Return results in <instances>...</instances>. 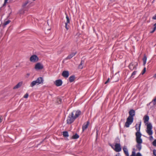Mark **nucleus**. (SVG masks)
<instances>
[{
  "instance_id": "f257e3e1",
  "label": "nucleus",
  "mask_w": 156,
  "mask_h": 156,
  "mask_svg": "<svg viewBox=\"0 0 156 156\" xmlns=\"http://www.w3.org/2000/svg\"><path fill=\"white\" fill-rule=\"evenodd\" d=\"M81 114V112L79 110L74 111L69 114L67 117L66 120L67 123L71 124Z\"/></svg>"
},
{
  "instance_id": "f03ea898",
  "label": "nucleus",
  "mask_w": 156,
  "mask_h": 156,
  "mask_svg": "<svg viewBox=\"0 0 156 156\" xmlns=\"http://www.w3.org/2000/svg\"><path fill=\"white\" fill-rule=\"evenodd\" d=\"M141 134L140 133L136 132V141L137 143L136 145V147L139 151H140L141 149L142 146L141 144L143 141L141 138Z\"/></svg>"
},
{
  "instance_id": "7ed1b4c3",
  "label": "nucleus",
  "mask_w": 156,
  "mask_h": 156,
  "mask_svg": "<svg viewBox=\"0 0 156 156\" xmlns=\"http://www.w3.org/2000/svg\"><path fill=\"white\" fill-rule=\"evenodd\" d=\"M44 82V80L42 77H39L36 80L33 81L30 84V86L33 87L35 85H38L40 84H42Z\"/></svg>"
},
{
  "instance_id": "20e7f679",
  "label": "nucleus",
  "mask_w": 156,
  "mask_h": 156,
  "mask_svg": "<svg viewBox=\"0 0 156 156\" xmlns=\"http://www.w3.org/2000/svg\"><path fill=\"white\" fill-rule=\"evenodd\" d=\"M146 125L147 126V128L146 130V132L149 135H151L153 134L152 130V126L151 124V123H149Z\"/></svg>"
},
{
  "instance_id": "39448f33",
  "label": "nucleus",
  "mask_w": 156,
  "mask_h": 156,
  "mask_svg": "<svg viewBox=\"0 0 156 156\" xmlns=\"http://www.w3.org/2000/svg\"><path fill=\"white\" fill-rule=\"evenodd\" d=\"M133 118L132 117H129L126 119V121L125 123V126L126 127H129V125H131L133 122Z\"/></svg>"
},
{
  "instance_id": "423d86ee",
  "label": "nucleus",
  "mask_w": 156,
  "mask_h": 156,
  "mask_svg": "<svg viewBox=\"0 0 156 156\" xmlns=\"http://www.w3.org/2000/svg\"><path fill=\"white\" fill-rule=\"evenodd\" d=\"M38 57L36 55H33L30 58V61L32 63H36L39 61Z\"/></svg>"
},
{
  "instance_id": "0eeeda50",
  "label": "nucleus",
  "mask_w": 156,
  "mask_h": 156,
  "mask_svg": "<svg viewBox=\"0 0 156 156\" xmlns=\"http://www.w3.org/2000/svg\"><path fill=\"white\" fill-rule=\"evenodd\" d=\"M33 5L32 2L31 1H26L23 3V8H28L30 7Z\"/></svg>"
},
{
  "instance_id": "6e6552de",
  "label": "nucleus",
  "mask_w": 156,
  "mask_h": 156,
  "mask_svg": "<svg viewBox=\"0 0 156 156\" xmlns=\"http://www.w3.org/2000/svg\"><path fill=\"white\" fill-rule=\"evenodd\" d=\"M44 66L43 64L40 63H37L35 65L34 69L36 70H41L43 69Z\"/></svg>"
},
{
  "instance_id": "1a4fd4ad",
  "label": "nucleus",
  "mask_w": 156,
  "mask_h": 156,
  "mask_svg": "<svg viewBox=\"0 0 156 156\" xmlns=\"http://www.w3.org/2000/svg\"><path fill=\"white\" fill-rule=\"evenodd\" d=\"M114 150L116 152L120 151L122 150L120 144L119 143H116L115 145V147Z\"/></svg>"
},
{
  "instance_id": "9d476101",
  "label": "nucleus",
  "mask_w": 156,
  "mask_h": 156,
  "mask_svg": "<svg viewBox=\"0 0 156 156\" xmlns=\"http://www.w3.org/2000/svg\"><path fill=\"white\" fill-rule=\"evenodd\" d=\"M137 64L135 63H131L129 65V68L131 70L136 69V66Z\"/></svg>"
},
{
  "instance_id": "9b49d317",
  "label": "nucleus",
  "mask_w": 156,
  "mask_h": 156,
  "mask_svg": "<svg viewBox=\"0 0 156 156\" xmlns=\"http://www.w3.org/2000/svg\"><path fill=\"white\" fill-rule=\"evenodd\" d=\"M55 84L57 86H60L62 84V81L61 80H57L55 82Z\"/></svg>"
},
{
  "instance_id": "f8f14e48",
  "label": "nucleus",
  "mask_w": 156,
  "mask_h": 156,
  "mask_svg": "<svg viewBox=\"0 0 156 156\" xmlns=\"http://www.w3.org/2000/svg\"><path fill=\"white\" fill-rule=\"evenodd\" d=\"M149 117L147 115H145L143 118V120L144 121V123L145 124V125H147L149 123H148V122L149 120Z\"/></svg>"
},
{
  "instance_id": "ddd939ff",
  "label": "nucleus",
  "mask_w": 156,
  "mask_h": 156,
  "mask_svg": "<svg viewBox=\"0 0 156 156\" xmlns=\"http://www.w3.org/2000/svg\"><path fill=\"white\" fill-rule=\"evenodd\" d=\"M129 117H133L135 115V111L133 109H131L129 112Z\"/></svg>"
},
{
  "instance_id": "4468645a",
  "label": "nucleus",
  "mask_w": 156,
  "mask_h": 156,
  "mask_svg": "<svg viewBox=\"0 0 156 156\" xmlns=\"http://www.w3.org/2000/svg\"><path fill=\"white\" fill-rule=\"evenodd\" d=\"M66 22L65 23V27L66 28L67 30H68L69 29V27L67 26V24L68 23H69L70 20L68 16H66Z\"/></svg>"
},
{
  "instance_id": "2eb2a0df",
  "label": "nucleus",
  "mask_w": 156,
  "mask_h": 156,
  "mask_svg": "<svg viewBox=\"0 0 156 156\" xmlns=\"http://www.w3.org/2000/svg\"><path fill=\"white\" fill-rule=\"evenodd\" d=\"M69 72L67 71H63L62 73V75L64 77L67 78L69 76Z\"/></svg>"
},
{
  "instance_id": "dca6fc26",
  "label": "nucleus",
  "mask_w": 156,
  "mask_h": 156,
  "mask_svg": "<svg viewBox=\"0 0 156 156\" xmlns=\"http://www.w3.org/2000/svg\"><path fill=\"white\" fill-rule=\"evenodd\" d=\"M90 123L89 121H87V123L84 124L82 127L83 131H84L88 127Z\"/></svg>"
},
{
  "instance_id": "f3484780",
  "label": "nucleus",
  "mask_w": 156,
  "mask_h": 156,
  "mask_svg": "<svg viewBox=\"0 0 156 156\" xmlns=\"http://www.w3.org/2000/svg\"><path fill=\"white\" fill-rule=\"evenodd\" d=\"M76 53V52H73L69 55L66 58V59H70L73 57Z\"/></svg>"
},
{
  "instance_id": "a211bd4d",
  "label": "nucleus",
  "mask_w": 156,
  "mask_h": 156,
  "mask_svg": "<svg viewBox=\"0 0 156 156\" xmlns=\"http://www.w3.org/2000/svg\"><path fill=\"white\" fill-rule=\"evenodd\" d=\"M123 149L125 154L127 156H129L128 151L126 147L124 146L123 148Z\"/></svg>"
},
{
  "instance_id": "6ab92c4d",
  "label": "nucleus",
  "mask_w": 156,
  "mask_h": 156,
  "mask_svg": "<svg viewBox=\"0 0 156 156\" xmlns=\"http://www.w3.org/2000/svg\"><path fill=\"white\" fill-rule=\"evenodd\" d=\"M22 83H23L22 82H19L16 86H15L13 87V89H16L19 88L22 86Z\"/></svg>"
},
{
  "instance_id": "aec40b11",
  "label": "nucleus",
  "mask_w": 156,
  "mask_h": 156,
  "mask_svg": "<svg viewBox=\"0 0 156 156\" xmlns=\"http://www.w3.org/2000/svg\"><path fill=\"white\" fill-rule=\"evenodd\" d=\"M84 60H82L79 66V68L80 69H82L83 67V65L84 64Z\"/></svg>"
},
{
  "instance_id": "412c9836",
  "label": "nucleus",
  "mask_w": 156,
  "mask_h": 156,
  "mask_svg": "<svg viewBox=\"0 0 156 156\" xmlns=\"http://www.w3.org/2000/svg\"><path fill=\"white\" fill-rule=\"evenodd\" d=\"M138 126L137 124H136V129L137 131V132H139L140 133L139 131L140 129V127L141 126V122L139 124L138 127H137V126Z\"/></svg>"
},
{
  "instance_id": "4be33fe9",
  "label": "nucleus",
  "mask_w": 156,
  "mask_h": 156,
  "mask_svg": "<svg viewBox=\"0 0 156 156\" xmlns=\"http://www.w3.org/2000/svg\"><path fill=\"white\" fill-rule=\"evenodd\" d=\"M147 57L146 55H144L143 58V65H145L146 63V61H147Z\"/></svg>"
},
{
  "instance_id": "5701e85b",
  "label": "nucleus",
  "mask_w": 156,
  "mask_h": 156,
  "mask_svg": "<svg viewBox=\"0 0 156 156\" xmlns=\"http://www.w3.org/2000/svg\"><path fill=\"white\" fill-rule=\"evenodd\" d=\"M11 21L10 20H8L5 21L3 24V26L4 27L6 25L9 23Z\"/></svg>"
},
{
  "instance_id": "b1692460",
  "label": "nucleus",
  "mask_w": 156,
  "mask_h": 156,
  "mask_svg": "<svg viewBox=\"0 0 156 156\" xmlns=\"http://www.w3.org/2000/svg\"><path fill=\"white\" fill-rule=\"evenodd\" d=\"M79 136L77 134H76L75 135L72 136V138L73 139H77L79 138Z\"/></svg>"
},
{
  "instance_id": "393cba45",
  "label": "nucleus",
  "mask_w": 156,
  "mask_h": 156,
  "mask_svg": "<svg viewBox=\"0 0 156 156\" xmlns=\"http://www.w3.org/2000/svg\"><path fill=\"white\" fill-rule=\"evenodd\" d=\"M25 10L23 9H22L20 10L19 12V13L20 14H23L25 12Z\"/></svg>"
},
{
  "instance_id": "a878e982",
  "label": "nucleus",
  "mask_w": 156,
  "mask_h": 156,
  "mask_svg": "<svg viewBox=\"0 0 156 156\" xmlns=\"http://www.w3.org/2000/svg\"><path fill=\"white\" fill-rule=\"evenodd\" d=\"M63 135L65 137L68 136V132L66 131H64L63 132Z\"/></svg>"
},
{
  "instance_id": "bb28decb",
  "label": "nucleus",
  "mask_w": 156,
  "mask_h": 156,
  "mask_svg": "<svg viewBox=\"0 0 156 156\" xmlns=\"http://www.w3.org/2000/svg\"><path fill=\"white\" fill-rule=\"evenodd\" d=\"M74 80V77L73 76H71L69 78V81L70 82H73Z\"/></svg>"
},
{
  "instance_id": "cd10ccee",
  "label": "nucleus",
  "mask_w": 156,
  "mask_h": 156,
  "mask_svg": "<svg viewBox=\"0 0 156 156\" xmlns=\"http://www.w3.org/2000/svg\"><path fill=\"white\" fill-rule=\"evenodd\" d=\"M137 72V71H134L132 74H131V77H132V78H134V75H135L136 74V73Z\"/></svg>"
},
{
  "instance_id": "c85d7f7f",
  "label": "nucleus",
  "mask_w": 156,
  "mask_h": 156,
  "mask_svg": "<svg viewBox=\"0 0 156 156\" xmlns=\"http://www.w3.org/2000/svg\"><path fill=\"white\" fill-rule=\"evenodd\" d=\"M57 101L58 104H60L62 101V100L60 98H58L57 100Z\"/></svg>"
},
{
  "instance_id": "c756f323",
  "label": "nucleus",
  "mask_w": 156,
  "mask_h": 156,
  "mask_svg": "<svg viewBox=\"0 0 156 156\" xmlns=\"http://www.w3.org/2000/svg\"><path fill=\"white\" fill-rule=\"evenodd\" d=\"M153 145L154 146H156V140H155L152 143Z\"/></svg>"
},
{
  "instance_id": "7c9ffc66",
  "label": "nucleus",
  "mask_w": 156,
  "mask_h": 156,
  "mask_svg": "<svg viewBox=\"0 0 156 156\" xmlns=\"http://www.w3.org/2000/svg\"><path fill=\"white\" fill-rule=\"evenodd\" d=\"M130 156H136L135 152L134 151H133L132 152V154Z\"/></svg>"
},
{
  "instance_id": "2f4dec72",
  "label": "nucleus",
  "mask_w": 156,
  "mask_h": 156,
  "mask_svg": "<svg viewBox=\"0 0 156 156\" xmlns=\"http://www.w3.org/2000/svg\"><path fill=\"white\" fill-rule=\"evenodd\" d=\"M146 71V68L144 67L143 70V72L142 73V75H143L144 74V73Z\"/></svg>"
},
{
  "instance_id": "473e14b6",
  "label": "nucleus",
  "mask_w": 156,
  "mask_h": 156,
  "mask_svg": "<svg viewBox=\"0 0 156 156\" xmlns=\"http://www.w3.org/2000/svg\"><path fill=\"white\" fill-rule=\"evenodd\" d=\"M28 96V94L27 93H26L24 96V98H27Z\"/></svg>"
},
{
  "instance_id": "72a5a7b5",
  "label": "nucleus",
  "mask_w": 156,
  "mask_h": 156,
  "mask_svg": "<svg viewBox=\"0 0 156 156\" xmlns=\"http://www.w3.org/2000/svg\"><path fill=\"white\" fill-rule=\"evenodd\" d=\"M153 154L154 155H155V156H156V150H153Z\"/></svg>"
},
{
  "instance_id": "f704fd0d",
  "label": "nucleus",
  "mask_w": 156,
  "mask_h": 156,
  "mask_svg": "<svg viewBox=\"0 0 156 156\" xmlns=\"http://www.w3.org/2000/svg\"><path fill=\"white\" fill-rule=\"evenodd\" d=\"M156 29L154 28L153 30L150 32V33H154V31Z\"/></svg>"
},
{
  "instance_id": "c9c22d12",
  "label": "nucleus",
  "mask_w": 156,
  "mask_h": 156,
  "mask_svg": "<svg viewBox=\"0 0 156 156\" xmlns=\"http://www.w3.org/2000/svg\"><path fill=\"white\" fill-rule=\"evenodd\" d=\"M109 81H110V78H108L107 80L105 82V84H107V83H108V82H109Z\"/></svg>"
},
{
  "instance_id": "e433bc0d",
  "label": "nucleus",
  "mask_w": 156,
  "mask_h": 156,
  "mask_svg": "<svg viewBox=\"0 0 156 156\" xmlns=\"http://www.w3.org/2000/svg\"><path fill=\"white\" fill-rule=\"evenodd\" d=\"M7 3V1H5V2H4V4L3 5V6H5L6 5V4Z\"/></svg>"
},
{
  "instance_id": "4c0bfd02",
  "label": "nucleus",
  "mask_w": 156,
  "mask_h": 156,
  "mask_svg": "<svg viewBox=\"0 0 156 156\" xmlns=\"http://www.w3.org/2000/svg\"><path fill=\"white\" fill-rule=\"evenodd\" d=\"M136 156H142L141 154L140 153H138L136 154Z\"/></svg>"
},
{
  "instance_id": "58836bf2",
  "label": "nucleus",
  "mask_w": 156,
  "mask_h": 156,
  "mask_svg": "<svg viewBox=\"0 0 156 156\" xmlns=\"http://www.w3.org/2000/svg\"><path fill=\"white\" fill-rule=\"evenodd\" d=\"M152 139H153V137L152 136H150V140H151Z\"/></svg>"
},
{
  "instance_id": "ea45409f",
  "label": "nucleus",
  "mask_w": 156,
  "mask_h": 156,
  "mask_svg": "<svg viewBox=\"0 0 156 156\" xmlns=\"http://www.w3.org/2000/svg\"><path fill=\"white\" fill-rule=\"evenodd\" d=\"M30 75V73H27L26 76V77H28Z\"/></svg>"
},
{
  "instance_id": "a19ab883",
  "label": "nucleus",
  "mask_w": 156,
  "mask_h": 156,
  "mask_svg": "<svg viewBox=\"0 0 156 156\" xmlns=\"http://www.w3.org/2000/svg\"><path fill=\"white\" fill-rule=\"evenodd\" d=\"M154 28L156 29V23L154 24Z\"/></svg>"
},
{
  "instance_id": "79ce46f5",
  "label": "nucleus",
  "mask_w": 156,
  "mask_h": 156,
  "mask_svg": "<svg viewBox=\"0 0 156 156\" xmlns=\"http://www.w3.org/2000/svg\"><path fill=\"white\" fill-rule=\"evenodd\" d=\"M62 51H58V54H60L62 52Z\"/></svg>"
},
{
  "instance_id": "37998d69",
  "label": "nucleus",
  "mask_w": 156,
  "mask_h": 156,
  "mask_svg": "<svg viewBox=\"0 0 156 156\" xmlns=\"http://www.w3.org/2000/svg\"><path fill=\"white\" fill-rule=\"evenodd\" d=\"M2 119H1V117H0V123L2 122Z\"/></svg>"
},
{
  "instance_id": "c03bdc74",
  "label": "nucleus",
  "mask_w": 156,
  "mask_h": 156,
  "mask_svg": "<svg viewBox=\"0 0 156 156\" xmlns=\"http://www.w3.org/2000/svg\"><path fill=\"white\" fill-rule=\"evenodd\" d=\"M153 101H156V98L154 99Z\"/></svg>"
},
{
  "instance_id": "a18cd8bd",
  "label": "nucleus",
  "mask_w": 156,
  "mask_h": 156,
  "mask_svg": "<svg viewBox=\"0 0 156 156\" xmlns=\"http://www.w3.org/2000/svg\"><path fill=\"white\" fill-rule=\"evenodd\" d=\"M111 146V147H112L113 148V149H114V148L112 146Z\"/></svg>"
}]
</instances>
